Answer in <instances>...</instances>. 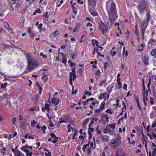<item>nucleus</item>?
<instances>
[{"label": "nucleus", "mask_w": 156, "mask_h": 156, "mask_svg": "<svg viewBox=\"0 0 156 156\" xmlns=\"http://www.w3.org/2000/svg\"><path fill=\"white\" fill-rule=\"evenodd\" d=\"M106 9L109 14L108 24L111 26L117 18L116 5L113 0H110L107 2Z\"/></svg>", "instance_id": "nucleus-1"}, {"label": "nucleus", "mask_w": 156, "mask_h": 156, "mask_svg": "<svg viewBox=\"0 0 156 156\" xmlns=\"http://www.w3.org/2000/svg\"><path fill=\"white\" fill-rule=\"evenodd\" d=\"M27 57L28 63L27 67L29 70L31 71L34 68L38 66L39 64L37 61L31 57L30 54H27Z\"/></svg>", "instance_id": "nucleus-2"}, {"label": "nucleus", "mask_w": 156, "mask_h": 156, "mask_svg": "<svg viewBox=\"0 0 156 156\" xmlns=\"http://www.w3.org/2000/svg\"><path fill=\"white\" fill-rule=\"evenodd\" d=\"M139 12L142 14L149 9L148 7L146 4V2L143 1L141 2L138 6Z\"/></svg>", "instance_id": "nucleus-3"}, {"label": "nucleus", "mask_w": 156, "mask_h": 156, "mask_svg": "<svg viewBox=\"0 0 156 156\" xmlns=\"http://www.w3.org/2000/svg\"><path fill=\"white\" fill-rule=\"evenodd\" d=\"M147 22L145 20L143 21L141 25V37L142 39H144V33L147 27Z\"/></svg>", "instance_id": "nucleus-4"}, {"label": "nucleus", "mask_w": 156, "mask_h": 156, "mask_svg": "<svg viewBox=\"0 0 156 156\" xmlns=\"http://www.w3.org/2000/svg\"><path fill=\"white\" fill-rule=\"evenodd\" d=\"M143 87H144V88H143V90L144 92H143V102L144 103V105L145 106L146 105V103L147 101L148 100L147 98V96L148 94V91L147 90H146V91H145V90L144 89V87H145L144 86V83H143Z\"/></svg>", "instance_id": "nucleus-5"}, {"label": "nucleus", "mask_w": 156, "mask_h": 156, "mask_svg": "<svg viewBox=\"0 0 156 156\" xmlns=\"http://www.w3.org/2000/svg\"><path fill=\"white\" fill-rule=\"evenodd\" d=\"M109 117L107 115H103L101 117L100 122L103 124H105L109 121Z\"/></svg>", "instance_id": "nucleus-6"}, {"label": "nucleus", "mask_w": 156, "mask_h": 156, "mask_svg": "<svg viewBox=\"0 0 156 156\" xmlns=\"http://www.w3.org/2000/svg\"><path fill=\"white\" fill-rule=\"evenodd\" d=\"M107 27L103 23H101L100 25L99 29L101 30L103 34H104L107 31Z\"/></svg>", "instance_id": "nucleus-7"}, {"label": "nucleus", "mask_w": 156, "mask_h": 156, "mask_svg": "<svg viewBox=\"0 0 156 156\" xmlns=\"http://www.w3.org/2000/svg\"><path fill=\"white\" fill-rule=\"evenodd\" d=\"M147 135L151 139H153L154 138H156V135L154 132V130H151L150 133H147Z\"/></svg>", "instance_id": "nucleus-8"}, {"label": "nucleus", "mask_w": 156, "mask_h": 156, "mask_svg": "<svg viewBox=\"0 0 156 156\" xmlns=\"http://www.w3.org/2000/svg\"><path fill=\"white\" fill-rule=\"evenodd\" d=\"M12 151L14 153L15 156H22L23 155L21 152L18 150H15V149L12 148Z\"/></svg>", "instance_id": "nucleus-9"}, {"label": "nucleus", "mask_w": 156, "mask_h": 156, "mask_svg": "<svg viewBox=\"0 0 156 156\" xmlns=\"http://www.w3.org/2000/svg\"><path fill=\"white\" fill-rule=\"evenodd\" d=\"M47 113L46 114V115L48 117V118L50 120V122H51V119L53 117V113L50 110H47Z\"/></svg>", "instance_id": "nucleus-10"}, {"label": "nucleus", "mask_w": 156, "mask_h": 156, "mask_svg": "<svg viewBox=\"0 0 156 156\" xmlns=\"http://www.w3.org/2000/svg\"><path fill=\"white\" fill-rule=\"evenodd\" d=\"M111 146L112 147L115 148L118 145V142L117 141L114 139L112 140H111Z\"/></svg>", "instance_id": "nucleus-11"}, {"label": "nucleus", "mask_w": 156, "mask_h": 156, "mask_svg": "<svg viewBox=\"0 0 156 156\" xmlns=\"http://www.w3.org/2000/svg\"><path fill=\"white\" fill-rule=\"evenodd\" d=\"M51 100V102L54 105H56L58 104L59 99L57 98H52Z\"/></svg>", "instance_id": "nucleus-12"}, {"label": "nucleus", "mask_w": 156, "mask_h": 156, "mask_svg": "<svg viewBox=\"0 0 156 156\" xmlns=\"http://www.w3.org/2000/svg\"><path fill=\"white\" fill-rule=\"evenodd\" d=\"M48 74L46 73H43L42 74L41 79L43 80L44 82L46 81L48 79Z\"/></svg>", "instance_id": "nucleus-13"}, {"label": "nucleus", "mask_w": 156, "mask_h": 156, "mask_svg": "<svg viewBox=\"0 0 156 156\" xmlns=\"http://www.w3.org/2000/svg\"><path fill=\"white\" fill-rule=\"evenodd\" d=\"M142 59L143 62L146 65H148L149 59L146 57H142Z\"/></svg>", "instance_id": "nucleus-14"}, {"label": "nucleus", "mask_w": 156, "mask_h": 156, "mask_svg": "<svg viewBox=\"0 0 156 156\" xmlns=\"http://www.w3.org/2000/svg\"><path fill=\"white\" fill-rule=\"evenodd\" d=\"M146 12H147V15H146L147 18L146 19V20L145 21H147V23H148L149 22V20L150 19V11L149 9L148 10L146 11Z\"/></svg>", "instance_id": "nucleus-15"}, {"label": "nucleus", "mask_w": 156, "mask_h": 156, "mask_svg": "<svg viewBox=\"0 0 156 156\" xmlns=\"http://www.w3.org/2000/svg\"><path fill=\"white\" fill-rule=\"evenodd\" d=\"M61 54L62 57V62L63 63L65 64L67 62V59L65 55L63 53H61Z\"/></svg>", "instance_id": "nucleus-16"}, {"label": "nucleus", "mask_w": 156, "mask_h": 156, "mask_svg": "<svg viewBox=\"0 0 156 156\" xmlns=\"http://www.w3.org/2000/svg\"><path fill=\"white\" fill-rule=\"evenodd\" d=\"M88 5L92 6H95L96 5V1L95 0H88Z\"/></svg>", "instance_id": "nucleus-17"}, {"label": "nucleus", "mask_w": 156, "mask_h": 156, "mask_svg": "<svg viewBox=\"0 0 156 156\" xmlns=\"http://www.w3.org/2000/svg\"><path fill=\"white\" fill-rule=\"evenodd\" d=\"M98 120L97 118H92L91 121L89 124V126H90L91 125H92L94 123L96 122Z\"/></svg>", "instance_id": "nucleus-18"}, {"label": "nucleus", "mask_w": 156, "mask_h": 156, "mask_svg": "<svg viewBox=\"0 0 156 156\" xmlns=\"http://www.w3.org/2000/svg\"><path fill=\"white\" fill-rule=\"evenodd\" d=\"M101 139L105 142H107L108 139V137L106 135H103L101 137Z\"/></svg>", "instance_id": "nucleus-19"}, {"label": "nucleus", "mask_w": 156, "mask_h": 156, "mask_svg": "<svg viewBox=\"0 0 156 156\" xmlns=\"http://www.w3.org/2000/svg\"><path fill=\"white\" fill-rule=\"evenodd\" d=\"M70 78L71 80H73L76 78V75L75 74H73L71 73H70L69 74Z\"/></svg>", "instance_id": "nucleus-20"}, {"label": "nucleus", "mask_w": 156, "mask_h": 156, "mask_svg": "<svg viewBox=\"0 0 156 156\" xmlns=\"http://www.w3.org/2000/svg\"><path fill=\"white\" fill-rule=\"evenodd\" d=\"M144 47V45L143 43H142L141 45H139L138 50L140 51H142Z\"/></svg>", "instance_id": "nucleus-21"}, {"label": "nucleus", "mask_w": 156, "mask_h": 156, "mask_svg": "<svg viewBox=\"0 0 156 156\" xmlns=\"http://www.w3.org/2000/svg\"><path fill=\"white\" fill-rule=\"evenodd\" d=\"M112 130L111 128H110L108 126H106V128L104 130V133H106L108 132L111 131V130Z\"/></svg>", "instance_id": "nucleus-22"}, {"label": "nucleus", "mask_w": 156, "mask_h": 156, "mask_svg": "<svg viewBox=\"0 0 156 156\" xmlns=\"http://www.w3.org/2000/svg\"><path fill=\"white\" fill-rule=\"evenodd\" d=\"M128 52L127 51H125V48H124L123 49L122 55L123 56H125L126 57L128 55Z\"/></svg>", "instance_id": "nucleus-23"}, {"label": "nucleus", "mask_w": 156, "mask_h": 156, "mask_svg": "<svg viewBox=\"0 0 156 156\" xmlns=\"http://www.w3.org/2000/svg\"><path fill=\"white\" fill-rule=\"evenodd\" d=\"M122 105H123V107L122 108V112H124L126 110V106L123 101H122Z\"/></svg>", "instance_id": "nucleus-24"}, {"label": "nucleus", "mask_w": 156, "mask_h": 156, "mask_svg": "<svg viewBox=\"0 0 156 156\" xmlns=\"http://www.w3.org/2000/svg\"><path fill=\"white\" fill-rule=\"evenodd\" d=\"M143 133V137L142 138V142H143V143L144 144V143H145V147H146V149H147V144H146V141L145 140V138H144V135L143 134V133Z\"/></svg>", "instance_id": "nucleus-25"}, {"label": "nucleus", "mask_w": 156, "mask_h": 156, "mask_svg": "<svg viewBox=\"0 0 156 156\" xmlns=\"http://www.w3.org/2000/svg\"><path fill=\"white\" fill-rule=\"evenodd\" d=\"M90 13L92 15L94 16H98V15L97 12L96 11H91L90 12Z\"/></svg>", "instance_id": "nucleus-26"}, {"label": "nucleus", "mask_w": 156, "mask_h": 156, "mask_svg": "<svg viewBox=\"0 0 156 156\" xmlns=\"http://www.w3.org/2000/svg\"><path fill=\"white\" fill-rule=\"evenodd\" d=\"M150 43H152L154 45L156 44V41L153 39H151L149 41Z\"/></svg>", "instance_id": "nucleus-27"}, {"label": "nucleus", "mask_w": 156, "mask_h": 156, "mask_svg": "<svg viewBox=\"0 0 156 156\" xmlns=\"http://www.w3.org/2000/svg\"><path fill=\"white\" fill-rule=\"evenodd\" d=\"M26 153V154L28 156H31L32 155L31 152L30 151L27 149L26 151L25 152Z\"/></svg>", "instance_id": "nucleus-28"}, {"label": "nucleus", "mask_w": 156, "mask_h": 156, "mask_svg": "<svg viewBox=\"0 0 156 156\" xmlns=\"http://www.w3.org/2000/svg\"><path fill=\"white\" fill-rule=\"evenodd\" d=\"M151 55L152 56H155L156 55V49L152 50L151 52Z\"/></svg>", "instance_id": "nucleus-29"}, {"label": "nucleus", "mask_w": 156, "mask_h": 156, "mask_svg": "<svg viewBox=\"0 0 156 156\" xmlns=\"http://www.w3.org/2000/svg\"><path fill=\"white\" fill-rule=\"evenodd\" d=\"M79 25L78 24H77L75 27V29L73 30V32H77L79 28Z\"/></svg>", "instance_id": "nucleus-30"}, {"label": "nucleus", "mask_w": 156, "mask_h": 156, "mask_svg": "<svg viewBox=\"0 0 156 156\" xmlns=\"http://www.w3.org/2000/svg\"><path fill=\"white\" fill-rule=\"evenodd\" d=\"M89 146V143L87 144L86 145H83V147L82 148V150L84 152L85 151V149L87 148V147H88Z\"/></svg>", "instance_id": "nucleus-31"}, {"label": "nucleus", "mask_w": 156, "mask_h": 156, "mask_svg": "<svg viewBox=\"0 0 156 156\" xmlns=\"http://www.w3.org/2000/svg\"><path fill=\"white\" fill-rule=\"evenodd\" d=\"M152 156H156V149L153 148L152 150Z\"/></svg>", "instance_id": "nucleus-32"}, {"label": "nucleus", "mask_w": 156, "mask_h": 156, "mask_svg": "<svg viewBox=\"0 0 156 156\" xmlns=\"http://www.w3.org/2000/svg\"><path fill=\"white\" fill-rule=\"evenodd\" d=\"M105 103L103 101L101 104L100 108L102 110L105 107Z\"/></svg>", "instance_id": "nucleus-33"}, {"label": "nucleus", "mask_w": 156, "mask_h": 156, "mask_svg": "<svg viewBox=\"0 0 156 156\" xmlns=\"http://www.w3.org/2000/svg\"><path fill=\"white\" fill-rule=\"evenodd\" d=\"M48 12H45V14L44 15L43 20H45L46 18H47L48 17Z\"/></svg>", "instance_id": "nucleus-34"}, {"label": "nucleus", "mask_w": 156, "mask_h": 156, "mask_svg": "<svg viewBox=\"0 0 156 156\" xmlns=\"http://www.w3.org/2000/svg\"><path fill=\"white\" fill-rule=\"evenodd\" d=\"M110 128H111L112 130L115 129V124H110L108 126Z\"/></svg>", "instance_id": "nucleus-35"}, {"label": "nucleus", "mask_w": 156, "mask_h": 156, "mask_svg": "<svg viewBox=\"0 0 156 156\" xmlns=\"http://www.w3.org/2000/svg\"><path fill=\"white\" fill-rule=\"evenodd\" d=\"M2 88L3 89L5 88L7 86V83H5L4 84L1 83V84Z\"/></svg>", "instance_id": "nucleus-36"}, {"label": "nucleus", "mask_w": 156, "mask_h": 156, "mask_svg": "<svg viewBox=\"0 0 156 156\" xmlns=\"http://www.w3.org/2000/svg\"><path fill=\"white\" fill-rule=\"evenodd\" d=\"M101 111L102 110L99 108L95 110V113L96 114H99L101 112Z\"/></svg>", "instance_id": "nucleus-37"}, {"label": "nucleus", "mask_w": 156, "mask_h": 156, "mask_svg": "<svg viewBox=\"0 0 156 156\" xmlns=\"http://www.w3.org/2000/svg\"><path fill=\"white\" fill-rule=\"evenodd\" d=\"M3 25L6 28H8L9 27V25L8 23L6 22H4L3 23Z\"/></svg>", "instance_id": "nucleus-38"}, {"label": "nucleus", "mask_w": 156, "mask_h": 156, "mask_svg": "<svg viewBox=\"0 0 156 156\" xmlns=\"http://www.w3.org/2000/svg\"><path fill=\"white\" fill-rule=\"evenodd\" d=\"M45 108L47 110H50L49 105L48 104H45Z\"/></svg>", "instance_id": "nucleus-39"}, {"label": "nucleus", "mask_w": 156, "mask_h": 156, "mask_svg": "<svg viewBox=\"0 0 156 156\" xmlns=\"http://www.w3.org/2000/svg\"><path fill=\"white\" fill-rule=\"evenodd\" d=\"M90 147L92 149H94L95 147V144H93V142L90 143Z\"/></svg>", "instance_id": "nucleus-40"}, {"label": "nucleus", "mask_w": 156, "mask_h": 156, "mask_svg": "<svg viewBox=\"0 0 156 156\" xmlns=\"http://www.w3.org/2000/svg\"><path fill=\"white\" fill-rule=\"evenodd\" d=\"M46 127L45 126H44L42 127L41 128V130L43 131V133H45V130L46 129Z\"/></svg>", "instance_id": "nucleus-41"}, {"label": "nucleus", "mask_w": 156, "mask_h": 156, "mask_svg": "<svg viewBox=\"0 0 156 156\" xmlns=\"http://www.w3.org/2000/svg\"><path fill=\"white\" fill-rule=\"evenodd\" d=\"M101 73L99 69H98L97 72L94 73V74L97 76H99Z\"/></svg>", "instance_id": "nucleus-42"}, {"label": "nucleus", "mask_w": 156, "mask_h": 156, "mask_svg": "<svg viewBox=\"0 0 156 156\" xmlns=\"http://www.w3.org/2000/svg\"><path fill=\"white\" fill-rule=\"evenodd\" d=\"M31 126H34L35 125L37 124V122H35L34 120L32 121L31 122Z\"/></svg>", "instance_id": "nucleus-43"}, {"label": "nucleus", "mask_w": 156, "mask_h": 156, "mask_svg": "<svg viewBox=\"0 0 156 156\" xmlns=\"http://www.w3.org/2000/svg\"><path fill=\"white\" fill-rule=\"evenodd\" d=\"M51 137L53 139H56L58 138V137L56 136L55 134L54 133H51Z\"/></svg>", "instance_id": "nucleus-44"}, {"label": "nucleus", "mask_w": 156, "mask_h": 156, "mask_svg": "<svg viewBox=\"0 0 156 156\" xmlns=\"http://www.w3.org/2000/svg\"><path fill=\"white\" fill-rule=\"evenodd\" d=\"M71 126L70 124H68L67 126V128H68V131L69 132H70L71 131Z\"/></svg>", "instance_id": "nucleus-45"}, {"label": "nucleus", "mask_w": 156, "mask_h": 156, "mask_svg": "<svg viewBox=\"0 0 156 156\" xmlns=\"http://www.w3.org/2000/svg\"><path fill=\"white\" fill-rule=\"evenodd\" d=\"M119 100L118 99H117L116 100V107H121L120 105H119Z\"/></svg>", "instance_id": "nucleus-46"}, {"label": "nucleus", "mask_w": 156, "mask_h": 156, "mask_svg": "<svg viewBox=\"0 0 156 156\" xmlns=\"http://www.w3.org/2000/svg\"><path fill=\"white\" fill-rule=\"evenodd\" d=\"M84 94L86 95H88V96H90L91 95V94L90 92H89L87 91H85L84 92Z\"/></svg>", "instance_id": "nucleus-47"}, {"label": "nucleus", "mask_w": 156, "mask_h": 156, "mask_svg": "<svg viewBox=\"0 0 156 156\" xmlns=\"http://www.w3.org/2000/svg\"><path fill=\"white\" fill-rule=\"evenodd\" d=\"M21 150L23 151L24 152H25L27 150V148L24 146L22 147H21Z\"/></svg>", "instance_id": "nucleus-48"}, {"label": "nucleus", "mask_w": 156, "mask_h": 156, "mask_svg": "<svg viewBox=\"0 0 156 156\" xmlns=\"http://www.w3.org/2000/svg\"><path fill=\"white\" fill-rule=\"evenodd\" d=\"M135 97L137 104L139 103V99L138 97L137 96H136V95H135Z\"/></svg>", "instance_id": "nucleus-49"}, {"label": "nucleus", "mask_w": 156, "mask_h": 156, "mask_svg": "<svg viewBox=\"0 0 156 156\" xmlns=\"http://www.w3.org/2000/svg\"><path fill=\"white\" fill-rule=\"evenodd\" d=\"M40 55L42 56L44 58H46L47 57V56L46 55L44 54L42 52L40 53Z\"/></svg>", "instance_id": "nucleus-50"}, {"label": "nucleus", "mask_w": 156, "mask_h": 156, "mask_svg": "<svg viewBox=\"0 0 156 156\" xmlns=\"http://www.w3.org/2000/svg\"><path fill=\"white\" fill-rule=\"evenodd\" d=\"M86 136L85 135H81L79 136V138L80 139L82 140L84 138H86Z\"/></svg>", "instance_id": "nucleus-51"}, {"label": "nucleus", "mask_w": 156, "mask_h": 156, "mask_svg": "<svg viewBox=\"0 0 156 156\" xmlns=\"http://www.w3.org/2000/svg\"><path fill=\"white\" fill-rule=\"evenodd\" d=\"M150 103L151 105H153L154 104V102L153 101V98L152 97H151L150 98Z\"/></svg>", "instance_id": "nucleus-52"}, {"label": "nucleus", "mask_w": 156, "mask_h": 156, "mask_svg": "<svg viewBox=\"0 0 156 156\" xmlns=\"http://www.w3.org/2000/svg\"><path fill=\"white\" fill-rule=\"evenodd\" d=\"M45 155L46 156H51V153L50 152H48V153L46 152L45 153Z\"/></svg>", "instance_id": "nucleus-53"}, {"label": "nucleus", "mask_w": 156, "mask_h": 156, "mask_svg": "<svg viewBox=\"0 0 156 156\" xmlns=\"http://www.w3.org/2000/svg\"><path fill=\"white\" fill-rule=\"evenodd\" d=\"M106 82L105 80H102L100 83V86H102L104 83H105Z\"/></svg>", "instance_id": "nucleus-54"}, {"label": "nucleus", "mask_w": 156, "mask_h": 156, "mask_svg": "<svg viewBox=\"0 0 156 156\" xmlns=\"http://www.w3.org/2000/svg\"><path fill=\"white\" fill-rule=\"evenodd\" d=\"M59 33V30H56L54 33L53 35L54 36H56Z\"/></svg>", "instance_id": "nucleus-55"}, {"label": "nucleus", "mask_w": 156, "mask_h": 156, "mask_svg": "<svg viewBox=\"0 0 156 156\" xmlns=\"http://www.w3.org/2000/svg\"><path fill=\"white\" fill-rule=\"evenodd\" d=\"M71 80V79H69V83L71 85H72V90H73L74 88V87L73 86V84H72V80Z\"/></svg>", "instance_id": "nucleus-56"}, {"label": "nucleus", "mask_w": 156, "mask_h": 156, "mask_svg": "<svg viewBox=\"0 0 156 156\" xmlns=\"http://www.w3.org/2000/svg\"><path fill=\"white\" fill-rule=\"evenodd\" d=\"M88 121L89 119L88 118H87L83 121V123H84L85 124H86L88 122Z\"/></svg>", "instance_id": "nucleus-57"}, {"label": "nucleus", "mask_w": 156, "mask_h": 156, "mask_svg": "<svg viewBox=\"0 0 156 156\" xmlns=\"http://www.w3.org/2000/svg\"><path fill=\"white\" fill-rule=\"evenodd\" d=\"M35 12L37 13H41V11L40 9H36L35 11Z\"/></svg>", "instance_id": "nucleus-58"}, {"label": "nucleus", "mask_w": 156, "mask_h": 156, "mask_svg": "<svg viewBox=\"0 0 156 156\" xmlns=\"http://www.w3.org/2000/svg\"><path fill=\"white\" fill-rule=\"evenodd\" d=\"M106 112L108 113H110V114H112V112L111 111V110L109 109H107L105 111Z\"/></svg>", "instance_id": "nucleus-59"}, {"label": "nucleus", "mask_w": 156, "mask_h": 156, "mask_svg": "<svg viewBox=\"0 0 156 156\" xmlns=\"http://www.w3.org/2000/svg\"><path fill=\"white\" fill-rule=\"evenodd\" d=\"M42 24L40 23L39 24L38 27L37 28L38 29H42Z\"/></svg>", "instance_id": "nucleus-60"}, {"label": "nucleus", "mask_w": 156, "mask_h": 156, "mask_svg": "<svg viewBox=\"0 0 156 156\" xmlns=\"http://www.w3.org/2000/svg\"><path fill=\"white\" fill-rule=\"evenodd\" d=\"M127 87V85L126 83H125L123 86V88L124 90H126Z\"/></svg>", "instance_id": "nucleus-61"}, {"label": "nucleus", "mask_w": 156, "mask_h": 156, "mask_svg": "<svg viewBox=\"0 0 156 156\" xmlns=\"http://www.w3.org/2000/svg\"><path fill=\"white\" fill-rule=\"evenodd\" d=\"M77 2L81 4H83V1H81V0H77Z\"/></svg>", "instance_id": "nucleus-62"}, {"label": "nucleus", "mask_w": 156, "mask_h": 156, "mask_svg": "<svg viewBox=\"0 0 156 156\" xmlns=\"http://www.w3.org/2000/svg\"><path fill=\"white\" fill-rule=\"evenodd\" d=\"M32 30L31 28H29L27 30V32L30 34L32 32Z\"/></svg>", "instance_id": "nucleus-63"}, {"label": "nucleus", "mask_w": 156, "mask_h": 156, "mask_svg": "<svg viewBox=\"0 0 156 156\" xmlns=\"http://www.w3.org/2000/svg\"><path fill=\"white\" fill-rule=\"evenodd\" d=\"M16 121V119L15 118H13L12 122L13 124H14Z\"/></svg>", "instance_id": "nucleus-64"}]
</instances>
